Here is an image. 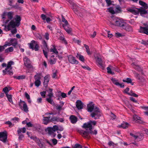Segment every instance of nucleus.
Instances as JSON below:
<instances>
[{"instance_id": "1", "label": "nucleus", "mask_w": 148, "mask_h": 148, "mask_svg": "<svg viewBox=\"0 0 148 148\" xmlns=\"http://www.w3.org/2000/svg\"><path fill=\"white\" fill-rule=\"evenodd\" d=\"M21 21L20 17L16 15L15 17L10 21L7 25L4 24L2 26H4V29L6 31H9L12 29H14L11 31V32L12 34H15L17 32L16 27L19 25Z\"/></svg>"}, {"instance_id": "2", "label": "nucleus", "mask_w": 148, "mask_h": 148, "mask_svg": "<svg viewBox=\"0 0 148 148\" xmlns=\"http://www.w3.org/2000/svg\"><path fill=\"white\" fill-rule=\"evenodd\" d=\"M83 127L86 129L85 130H79L78 132L84 138H89L90 137V134L95 135L97 134V132L96 130H95L93 131H92V126L90 124H84Z\"/></svg>"}, {"instance_id": "3", "label": "nucleus", "mask_w": 148, "mask_h": 148, "mask_svg": "<svg viewBox=\"0 0 148 148\" xmlns=\"http://www.w3.org/2000/svg\"><path fill=\"white\" fill-rule=\"evenodd\" d=\"M87 110L88 112H92L93 111L94 112L91 114V116L92 117L94 118L95 119H97L101 115L99 109L96 107L94 108V104L92 102L90 103L87 105Z\"/></svg>"}, {"instance_id": "4", "label": "nucleus", "mask_w": 148, "mask_h": 148, "mask_svg": "<svg viewBox=\"0 0 148 148\" xmlns=\"http://www.w3.org/2000/svg\"><path fill=\"white\" fill-rule=\"evenodd\" d=\"M14 16V13L12 11L4 12L1 15V17L3 23L7 24L10 21H11Z\"/></svg>"}, {"instance_id": "5", "label": "nucleus", "mask_w": 148, "mask_h": 148, "mask_svg": "<svg viewBox=\"0 0 148 148\" xmlns=\"http://www.w3.org/2000/svg\"><path fill=\"white\" fill-rule=\"evenodd\" d=\"M28 45H29V47L30 49L33 50H34L36 51L38 50L39 45L36 41L32 40L30 43H28Z\"/></svg>"}, {"instance_id": "6", "label": "nucleus", "mask_w": 148, "mask_h": 148, "mask_svg": "<svg viewBox=\"0 0 148 148\" xmlns=\"http://www.w3.org/2000/svg\"><path fill=\"white\" fill-rule=\"evenodd\" d=\"M18 104L21 110L26 112H28V108L27 106L24 101L21 99Z\"/></svg>"}, {"instance_id": "7", "label": "nucleus", "mask_w": 148, "mask_h": 148, "mask_svg": "<svg viewBox=\"0 0 148 148\" xmlns=\"http://www.w3.org/2000/svg\"><path fill=\"white\" fill-rule=\"evenodd\" d=\"M62 21L64 23V24L62 25L63 27L68 33H70L71 32V29L68 27L69 23L64 18L63 16H62Z\"/></svg>"}, {"instance_id": "8", "label": "nucleus", "mask_w": 148, "mask_h": 148, "mask_svg": "<svg viewBox=\"0 0 148 148\" xmlns=\"http://www.w3.org/2000/svg\"><path fill=\"white\" fill-rule=\"evenodd\" d=\"M112 23L114 25L122 27L124 24L120 19L116 17H114L112 21Z\"/></svg>"}, {"instance_id": "9", "label": "nucleus", "mask_w": 148, "mask_h": 148, "mask_svg": "<svg viewBox=\"0 0 148 148\" xmlns=\"http://www.w3.org/2000/svg\"><path fill=\"white\" fill-rule=\"evenodd\" d=\"M54 127V126L53 127H48L46 129L45 131L48 133L49 134L52 135L53 137H55L56 134H54V133L56 131V130Z\"/></svg>"}, {"instance_id": "10", "label": "nucleus", "mask_w": 148, "mask_h": 148, "mask_svg": "<svg viewBox=\"0 0 148 148\" xmlns=\"http://www.w3.org/2000/svg\"><path fill=\"white\" fill-rule=\"evenodd\" d=\"M14 64V62L12 61H10L8 62L6 67L5 68V70L3 71V75L6 74V72L8 70H11L12 69V65L13 64Z\"/></svg>"}, {"instance_id": "11", "label": "nucleus", "mask_w": 148, "mask_h": 148, "mask_svg": "<svg viewBox=\"0 0 148 148\" xmlns=\"http://www.w3.org/2000/svg\"><path fill=\"white\" fill-rule=\"evenodd\" d=\"M69 62L72 64H77L78 63V61L76 60L75 58L72 55H69L68 56Z\"/></svg>"}, {"instance_id": "12", "label": "nucleus", "mask_w": 148, "mask_h": 148, "mask_svg": "<svg viewBox=\"0 0 148 148\" xmlns=\"http://www.w3.org/2000/svg\"><path fill=\"white\" fill-rule=\"evenodd\" d=\"M7 136L6 133L4 132H0V140L4 143L5 142L7 139Z\"/></svg>"}, {"instance_id": "13", "label": "nucleus", "mask_w": 148, "mask_h": 148, "mask_svg": "<svg viewBox=\"0 0 148 148\" xmlns=\"http://www.w3.org/2000/svg\"><path fill=\"white\" fill-rule=\"evenodd\" d=\"M111 80L112 83L117 86H119L121 88H123L124 87V84L123 83H120L118 80L116 79L115 78H112Z\"/></svg>"}, {"instance_id": "14", "label": "nucleus", "mask_w": 148, "mask_h": 148, "mask_svg": "<svg viewBox=\"0 0 148 148\" xmlns=\"http://www.w3.org/2000/svg\"><path fill=\"white\" fill-rule=\"evenodd\" d=\"M41 17L44 23H45V21L46 20L47 23L49 24L50 23V21H52V20L50 18L47 17V16L44 14H41Z\"/></svg>"}, {"instance_id": "15", "label": "nucleus", "mask_w": 148, "mask_h": 148, "mask_svg": "<svg viewBox=\"0 0 148 148\" xmlns=\"http://www.w3.org/2000/svg\"><path fill=\"white\" fill-rule=\"evenodd\" d=\"M122 27L128 32H131L133 30V29L131 26L125 23H124Z\"/></svg>"}, {"instance_id": "16", "label": "nucleus", "mask_w": 148, "mask_h": 148, "mask_svg": "<svg viewBox=\"0 0 148 148\" xmlns=\"http://www.w3.org/2000/svg\"><path fill=\"white\" fill-rule=\"evenodd\" d=\"M129 12H130L134 14L135 15H137L139 14L138 10L139 8H130L127 9Z\"/></svg>"}, {"instance_id": "17", "label": "nucleus", "mask_w": 148, "mask_h": 148, "mask_svg": "<svg viewBox=\"0 0 148 148\" xmlns=\"http://www.w3.org/2000/svg\"><path fill=\"white\" fill-rule=\"evenodd\" d=\"M140 32L148 35V25L145 27H140Z\"/></svg>"}, {"instance_id": "18", "label": "nucleus", "mask_w": 148, "mask_h": 148, "mask_svg": "<svg viewBox=\"0 0 148 148\" xmlns=\"http://www.w3.org/2000/svg\"><path fill=\"white\" fill-rule=\"evenodd\" d=\"M76 106L79 110L82 109L83 107V104L81 101L77 100L76 102Z\"/></svg>"}, {"instance_id": "19", "label": "nucleus", "mask_w": 148, "mask_h": 148, "mask_svg": "<svg viewBox=\"0 0 148 148\" xmlns=\"http://www.w3.org/2000/svg\"><path fill=\"white\" fill-rule=\"evenodd\" d=\"M52 122H62L64 121V119L63 118H60L59 117H54L51 118L50 120Z\"/></svg>"}, {"instance_id": "20", "label": "nucleus", "mask_w": 148, "mask_h": 148, "mask_svg": "<svg viewBox=\"0 0 148 148\" xmlns=\"http://www.w3.org/2000/svg\"><path fill=\"white\" fill-rule=\"evenodd\" d=\"M42 122L45 125H47L50 122V117H45L44 115H43Z\"/></svg>"}, {"instance_id": "21", "label": "nucleus", "mask_w": 148, "mask_h": 148, "mask_svg": "<svg viewBox=\"0 0 148 148\" xmlns=\"http://www.w3.org/2000/svg\"><path fill=\"white\" fill-rule=\"evenodd\" d=\"M69 119L71 123L73 124L76 123L77 121V118L73 115H71Z\"/></svg>"}, {"instance_id": "22", "label": "nucleus", "mask_w": 148, "mask_h": 148, "mask_svg": "<svg viewBox=\"0 0 148 148\" xmlns=\"http://www.w3.org/2000/svg\"><path fill=\"white\" fill-rule=\"evenodd\" d=\"M12 45L14 47H16V46L17 45L18 42L16 38H11L10 40Z\"/></svg>"}, {"instance_id": "23", "label": "nucleus", "mask_w": 148, "mask_h": 148, "mask_svg": "<svg viewBox=\"0 0 148 148\" xmlns=\"http://www.w3.org/2000/svg\"><path fill=\"white\" fill-rule=\"evenodd\" d=\"M138 11L139 14L140 13V15L142 16H143L144 14L147 13V11L145 10V9H143L142 8H139Z\"/></svg>"}, {"instance_id": "24", "label": "nucleus", "mask_w": 148, "mask_h": 148, "mask_svg": "<svg viewBox=\"0 0 148 148\" xmlns=\"http://www.w3.org/2000/svg\"><path fill=\"white\" fill-rule=\"evenodd\" d=\"M42 44L43 45L42 49H45L46 51H49V48L48 47L47 44L45 40H42Z\"/></svg>"}, {"instance_id": "25", "label": "nucleus", "mask_w": 148, "mask_h": 148, "mask_svg": "<svg viewBox=\"0 0 148 148\" xmlns=\"http://www.w3.org/2000/svg\"><path fill=\"white\" fill-rule=\"evenodd\" d=\"M139 4L143 6L144 8L147 9L148 8V6L147 3L142 1L140 0L139 1Z\"/></svg>"}, {"instance_id": "26", "label": "nucleus", "mask_w": 148, "mask_h": 148, "mask_svg": "<svg viewBox=\"0 0 148 148\" xmlns=\"http://www.w3.org/2000/svg\"><path fill=\"white\" fill-rule=\"evenodd\" d=\"M50 76L49 75H47L44 77L45 80L44 82V84L47 86L48 82L49 81Z\"/></svg>"}, {"instance_id": "27", "label": "nucleus", "mask_w": 148, "mask_h": 148, "mask_svg": "<svg viewBox=\"0 0 148 148\" xmlns=\"http://www.w3.org/2000/svg\"><path fill=\"white\" fill-rule=\"evenodd\" d=\"M130 126L129 124L126 122H123L120 125V127L123 128L125 129Z\"/></svg>"}, {"instance_id": "28", "label": "nucleus", "mask_w": 148, "mask_h": 148, "mask_svg": "<svg viewBox=\"0 0 148 148\" xmlns=\"http://www.w3.org/2000/svg\"><path fill=\"white\" fill-rule=\"evenodd\" d=\"M59 39L62 41V43L64 44L65 45H66L67 44V42L64 36H60Z\"/></svg>"}, {"instance_id": "29", "label": "nucleus", "mask_w": 148, "mask_h": 148, "mask_svg": "<svg viewBox=\"0 0 148 148\" xmlns=\"http://www.w3.org/2000/svg\"><path fill=\"white\" fill-rule=\"evenodd\" d=\"M123 81L128 83H130L132 85L133 84V83L132 82V79L129 78H127L125 79H123Z\"/></svg>"}, {"instance_id": "30", "label": "nucleus", "mask_w": 148, "mask_h": 148, "mask_svg": "<svg viewBox=\"0 0 148 148\" xmlns=\"http://www.w3.org/2000/svg\"><path fill=\"white\" fill-rule=\"evenodd\" d=\"M54 56H53L50 59L49 63L51 64H55L56 62V60L53 58Z\"/></svg>"}, {"instance_id": "31", "label": "nucleus", "mask_w": 148, "mask_h": 148, "mask_svg": "<svg viewBox=\"0 0 148 148\" xmlns=\"http://www.w3.org/2000/svg\"><path fill=\"white\" fill-rule=\"evenodd\" d=\"M84 45L86 49V51L88 55L91 54V53L90 51L89 47L86 44H84Z\"/></svg>"}, {"instance_id": "32", "label": "nucleus", "mask_w": 148, "mask_h": 148, "mask_svg": "<svg viewBox=\"0 0 148 148\" xmlns=\"http://www.w3.org/2000/svg\"><path fill=\"white\" fill-rule=\"evenodd\" d=\"M26 131V129L25 127H24L22 128H19L17 130V132L19 134L21 132L23 133H24Z\"/></svg>"}, {"instance_id": "33", "label": "nucleus", "mask_w": 148, "mask_h": 148, "mask_svg": "<svg viewBox=\"0 0 148 148\" xmlns=\"http://www.w3.org/2000/svg\"><path fill=\"white\" fill-rule=\"evenodd\" d=\"M53 48H51L50 49V52H53L56 54L58 55V52L54 46H53Z\"/></svg>"}, {"instance_id": "34", "label": "nucleus", "mask_w": 148, "mask_h": 148, "mask_svg": "<svg viewBox=\"0 0 148 148\" xmlns=\"http://www.w3.org/2000/svg\"><path fill=\"white\" fill-rule=\"evenodd\" d=\"M8 100L12 104H13V102L12 100V96L11 95H6Z\"/></svg>"}, {"instance_id": "35", "label": "nucleus", "mask_w": 148, "mask_h": 148, "mask_svg": "<svg viewBox=\"0 0 148 148\" xmlns=\"http://www.w3.org/2000/svg\"><path fill=\"white\" fill-rule=\"evenodd\" d=\"M13 77L14 78L16 79H25V75H22L18 76H14Z\"/></svg>"}, {"instance_id": "36", "label": "nucleus", "mask_w": 148, "mask_h": 148, "mask_svg": "<svg viewBox=\"0 0 148 148\" xmlns=\"http://www.w3.org/2000/svg\"><path fill=\"white\" fill-rule=\"evenodd\" d=\"M43 34L42 33H38L36 34V37L37 39L41 40L42 39Z\"/></svg>"}, {"instance_id": "37", "label": "nucleus", "mask_w": 148, "mask_h": 148, "mask_svg": "<svg viewBox=\"0 0 148 148\" xmlns=\"http://www.w3.org/2000/svg\"><path fill=\"white\" fill-rule=\"evenodd\" d=\"M23 61L25 65L30 63V60L27 57H25L24 58Z\"/></svg>"}, {"instance_id": "38", "label": "nucleus", "mask_w": 148, "mask_h": 148, "mask_svg": "<svg viewBox=\"0 0 148 148\" xmlns=\"http://www.w3.org/2000/svg\"><path fill=\"white\" fill-rule=\"evenodd\" d=\"M41 73H37L34 76L35 80H40L41 79Z\"/></svg>"}, {"instance_id": "39", "label": "nucleus", "mask_w": 148, "mask_h": 148, "mask_svg": "<svg viewBox=\"0 0 148 148\" xmlns=\"http://www.w3.org/2000/svg\"><path fill=\"white\" fill-rule=\"evenodd\" d=\"M73 6L72 9L73 10V11L75 13H77V5L75 3H73L72 4Z\"/></svg>"}, {"instance_id": "40", "label": "nucleus", "mask_w": 148, "mask_h": 148, "mask_svg": "<svg viewBox=\"0 0 148 148\" xmlns=\"http://www.w3.org/2000/svg\"><path fill=\"white\" fill-rule=\"evenodd\" d=\"M54 128L56 130V131L57 130H59L60 131H62L63 130V128L61 126L58 127L57 125H55L54 126Z\"/></svg>"}, {"instance_id": "41", "label": "nucleus", "mask_w": 148, "mask_h": 148, "mask_svg": "<svg viewBox=\"0 0 148 148\" xmlns=\"http://www.w3.org/2000/svg\"><path fill=\"white\" fill-rule=\"evenodd\" d=\"M49 92L47 96L49 97L48 98H52L53 97V93L52 92V89L51 88L49 89Z\"/></svg>"}, {"instance_id": "42", "label": "nucleus", "mask_w": 148, "mask_h": 148, "mask_svg": "<svg viewBox=\"0 0 148 148\" xmlns=\"http://www.w3.org/2000/svg\"><path fill=\"white\" fill-rule=\"evenodd\" d=\"M46 100L51 104L53 105L55 104V103L53 100L51 99V98H47Z\"/></svg>"}, {"instance_id": "43", "label": "nucleus", "mask_w": 148, "mask_h": 148, "mask_svg": "<svg viewBox=\"0 0 148 148\" xmlns=\"http://www.w3.org/2000/svg\"><path fill=\"white\" fill-rule=\"evenodd\" d=\"M14 50V49L13 47H11L5 50V52L6 53L9 52H12Z\"/></svg>"}, {"instance_id": "44", "label": "nucleus", "mask_w": 148, "mask_h": 148, "mask_svg": "<svg viewBox=\"0 0 148 148\" xmlns=\"http://www.w3.org/2000/svg\"><path fill=\"white\" fill-rule=\"evenodd\" d=\"M108 10L109 12L112 14L115 13V11L113 8L110 7L108 9Z\"/></svg>"}, {"instance_id": "45", "label": "nucleus", "mask_w": 148, "mask_h": 148, "mask_svg": "<svg viewBox=\"0 0 148 148\" xmlns=\"http://www.w3.org/2000/svg\"><path fill=\"white\" fill-rule=\"evenodd\" d=\"M133 118L134 120L137 122H139V121L140 120L141 118L136 115H134L133 116Z\"/></svg>"}, {"instance_id": "46", "label": "nucleus", "mask_w": 148, "mask_h": 148, "mask_svg": "<svg viewBox=\"0 0 148 148\" xmlns=\"http://www.w3.org/2000/svg\"><path fill=\"white\" fill-rule=\"evenodd\" d=\"M77 57L79 58V60L81 61L84 62V57L81 55L77 54Z\"/></svg>"}, {"instance_id": "47", "label": "nucleus", "mask_w": 148, "mask_h": 148, "mask_svg": "<svg viewBox=\"0 0 148 148\" xmlns=\"http://www.w3.org/2000/svg\"><path fill=\"white\" fill-rule=\"evenodd\" d=\"M97 62L98 64L101 66H102L103 65L101 59L97 58Z\"/></svg>"}, {"instance_id": "48", "label": "nucleus", "mask_w": 148, "mask_h": 148, "mask_svg": "<svg viewBox=\"0 0 148 148\" xmlns=\"http://www.w3.org/2000/svg\"><path fill=\"white\" fill-rule=\"evenodd\" d=\"M138 79L139 80V82L141 83H144L146 82L145 78L143 77H138Z\"/></svg>"}, {"instance_id": "49", "label": "nucleus", "mask_w": 148, "mask_h": 148, "mask_svg": "<svg viewBox=\"0 0 148 148\" xmlns=\"http://www.w3.org/2000/svg\"><path fill=\"white\" fill-rule=\"evenodd\" d=\"M3 91L5 93L6 95H8V92L9 90L8 89V88L7 87H5L3 89Z\"/></svg>"}, {"instance_id": "50", "label": "nucleus", "mask_w": 148, "mask_h": 148, "mask_svg": "<svg viewBox=\"0 0 148 148\" xmlns=\"http://www.w3.org/2000/svg\"><path fill=\"white\" fill-rule=\"evenodd\" d=\"M107 72L108 73L111 74L112 75H113L114 74V72H112L111 71V68H110L109 67H107Z\"/></svg>"}, {"instance_id": "51", "label": "nucleus", "mask_w": 148, "mask_h": 148, "mask_svg": "<svg viewBox=\"0 0 148 148\" xmlns=\"http://www.w3.org/2000/svg\"><path fill=\"white\" fill-rule=\"evenodd\" d=\"M41 84L40 80H35V85L37 87H38Z\"/></svg>"}, {"instance_id": "52", "label": "nucleus", "mask_w": 148, "mask_h": 148, "mask_svg": "<svg viewBox=\"0 0 148 148\" xmlns=\"http://www.w3.org/2000/svg\"><path fill=\"white\" fill-rule=\"evenodd\" d=\"M25 66L28 69H34L33 66L30 63L25 65Z\"/></svg>"}, {"instance_id": "53", "label": "nucleus", "mask_w": 148, "mask_h": 148, "mask_svg": "<svg viewBox=\"0 0 148 148\" xmlns=\"http://www.w3.org/2000/svg\"><path fill=\"white\" fill-rule=\"evenodd\" d=\"M64 105V103H62V106H60V105H57V106H56V109L59 110H62V106Z\"/></svg>"}, {"instance_id": "54", "label": "nucleus", "mask_w": 148, "mask_h": 148, "mask_svg": "<svg viewBox=\"0 0 148 148\" xmlns=\"http://www.w3.org/2000/svg\"><path fill=\"white\" fill-rule=\"evenodd\" d=\"M84 124H90L92 126V125H95L96 124V121H90L88 123H85Z\"/></svg>"}, {"instance_id": "55", "label": "nucleus", "mask_w": 148, "mask_h": 148, "mask_svg": "<svg viewBox=\"0 0 148 148\" xmlns=\"http://www.w3.org/2000/svg\"><path fill=\"white\" fill-rule=\"evenodd\" d=\"M114 10L115 11V13H119L121 11V8L120 7H116L115 8Z\"/></svg>"}, {"instance_id": "56", "label": "nucleus", "mask_w": 148, "mask_h": 148, "mask_svg": "<svg viewBox=\"0 0 148 148\" xmlns=\"http://www.w3.org/2000/svg\"><path fill=\"white\" fill-rule=\"evenodd\" d=\"M42 50H43V53L45 56V57L47 58H48V53L47 51H46V50L44 49H43Z\"/></svg>"}, {"instance_id": "57", "label": "nucleus", "mask_w": 148, "mask_h": 148, "mask_svg": "<svg viewBox=\"0 0 148 148\" xmlns=\"http://www.w3.org/2000/svg\"><path fill=\"white\" fill-rule=\"evenodd\" d=\"M49 34L48 32H46L45 34L44 37L47 40H48L49 39Z\"/></svg>"}, {"instance_id": "58", "label": "nucleus", "mask_w": 148, "mask_h": 148, "mask_svg": "<svg viewBox=\"0 0 148 148\" xmlns=\"http://www.w3.org/2000/svg\"><path fill=\"white\" fill-rule=\"evenodd\" d=\"M12 45L11 42L10 41V42H6L5 44L4 45V46L5 47H7V46H10Z\"/></svg>"}, {"instance_id": "59", "label": "nucleus", "mask_w": 148, "mask_h": 148, "mask_svg": "<svg viewBox=\"0 0 148 148\" xmlns=\"http://www.w3.org/2000/svg\"><path fill=\"white\" fill-rule=\"evenodd\" d=\"M52 141L54 145H56L58 143L57 140L56 139H53L52 140Z\"/></svg>"}, {"instance_id": "60", "label": "nucleus", "mask_w": 148, "mask_h": 148, "mask_svg": "<svg viewBox=\"0 0 148 148\" xmlns=\"http://www.w3.org/2000/svg\"><path fill=\"white\" fill-rule=\"evenodd\" d=\"M36 142L38 144L39 146L40 147H41L42 146V144H40V140L38 138H36Z\"/></svg>"}, {"instance_id": "61", "label": "nucleus", "mask_w": 148, "mask_h": 148, "mask_svg": "<svg viewBox=\"0 0 148 148\" xmlns=\"http://www.w3.org/2000/svg\"><path fill=\"white\" fill-rule=\"evenodd\" d=\"M82 67L84 69H86L87 70H90V68L88 66H82Z\"/></svg>"}, {"instance_id": "62", "label": "nucleus", "mask_w": 148, "mask_h": 148, "mask_svg": "<svg viewBox=\"0 0 148 148\" xmlns=\"http://www.w3.org/2000/svg\"><path fill=\"white\" fill-rule=\"evenodd\" d=\"M110 116L111 118V119L112 120L116 118V116L115 115H114V114L112 113L111 114Z\"/></svg>"}, {"instance_id": "63", "label": "nucleus", "mask_w": 148, "mask_h": 148, "mask_svg": "<svg viewBox=\"0 0 148 148\" xmlns=\"http://www.w3.org/2000/svg\"><path fill=\"white\" fill-rule=\"evenodd\" d=\"M41 96L43 98H45V96L46 92L45 91H43L40 92V93Z\"/></svg>"}, {"instance_id": "64", "label": "nucleus", "mask_w": 148, "mask_h": 148, "mask_svg": "<svg viewBox=\"0 0 148 148\" xmlns=\"http://www.w3.org/2000/svg\"><path fill=\"white\" fill-rule=\"evenodd\" d=\"M75 148H82V146L79 144L75 145Z\"/></svg>"}]
</instances>
